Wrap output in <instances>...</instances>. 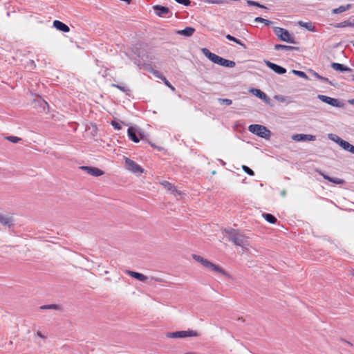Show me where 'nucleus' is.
<instances>
[{"instance_id": "44", "label": "nucleus", "mask_w": 354, "mask_h": 354, "mask_svg": "<svg viewBox=\"0 0 354 354\" xmlns=\"http://www.w3.org/2000/svg\"><path fill=\"white\" fill-rule=\"evenodd\" d=\"M219 101L221 102L223 104H225L226 106H230L232 104V101L230 99H219Z\"/></svg>"}, {"instance_id": "41", "label": "nucleus", "mask_w": 354, "mask_h": 354, "mask_svg": "<svg viewBox=\"0 0 354 354\" xmlns=\"http://www.w3.org/2000/svg\"><path fill=\"white\" fill-rule=\"evenodd\" d=\"M59 307L56 304H49V305H44L40 307L42 310L46 309H57Z\"/></svg>"}, {"instance_id": "20", "label": "nucleus", "mask_w": 354, "mask_h": 354, "mask_svg": "<svg viewBox=\"0 0 354 354\" xmlns=\"http://www.w3.org/2000/svg\"><path fill=\"white\" fill-rule=\"evenodd\" d=\"M128 273L133 278L136 279L142 282L145 281L147 279V277L146 276L137 272L129 271Z\"/></svg>"}, {"instance_id": "29", "label": "nucleus", "mask_w": 354, "mask_h": 354, "mask_svg": "<svg viewBox=\"0 0 354 354\" xmlns=\"http://www.w3.org/2000/svg\"><path fill=\"white\" fill-rule=\"evenodd\" d=\"M146 69L150 72L151 73H152L155 77H156L158 79H160L161 80H163V77H165L160 72H159L157 70H155L153 69V68L151 67H149V66H147L146 67Z\"/></svg>"}, {"instance_id": "36", "label": "nucleus", "mask_w": 354, "mask_h": 354, "mask_svg": "<svg viewBox=\"0 0 354 354\" xmlns=\"http://www.w3.org/2000/svg\"><path fill=\"white\" fill-rule=\"evenodd\" d=\"M292 73L301 78H304V79H306V80H308V75L303 71H297V70H292Z\"/></svg>"}, {"instance_id": "40", "label": "nucleus", "mask_w": 354, "mask_h": 354, "mask_svg": "<svg viewBox=\"0 0 354 354\" xmlns=\"http://www.w3.org/2000/svg\"><path fill=\"white\" fill-rule=\"evenodd\" d=\"M6 140H9L10 142L12 143H17L19 140H21V138L17 136H8L6 138Z\"/></svg>"}, {"instance_id": "26", "label": "nucleus", "mask_w": 354, "mask_h": 354, "mask_svg": "<svg viewBox=\"0 0 354 354\" xmlns=\"http://www.w3.org/2000/svg\"><path fill=\"white\" fill-rule=\"evenodd\" d=\"M324 179L328 180V181L333 183L337 185H342L344 183V180L337 178L330 177L328 175L322 174Z\"/></svg>"}, {"instance_id": "10", "label": "nucleus", "mask_w": 354, "mask_h": 354, "mask_svg": "<svg viewBox=\"0 0 354 354\" xmlns=\"http://www.w3.org/2000/svg\"><path fill=\"white\" fill-rule=\"evenodd\" d=\"M292 140L300 142V141H314L316 139V136L310 134L297 133L295 134L292 137Z\"/></svg>"}, {"instance_id": "27", "label": "nucleus", "mask_w": 354, "mask_h": 354, "mask_svg": "<svg viewBox=\"0 0 354 354\" xmlns=\"http://www.w3.org/2000/svg\"><path fill=\"white\" fill-rule=\"evenodd\" d=\"M346 26H354V20H346L334 25V27L335 28H344Z\"/></svg>"}, {"instance_id": "6", "label": "nucleus", "mask_w": 354, "mask_h": 354, "mask_svg": "<svg viewBox=\"0 0 354 354\" xmlns=\"http://www.w3.org/2000/svg\"><path fill=\"white\" fill-rule=\"evenodd\" d=\"M153 10L160 17H171L172 16V12L167 6L155 5L153 6Z\"/></svg>"}, {"instance_id": "16", "label": "nucleus", "mask_w": 354, "mask_h": 354, "mask_svg": "<svg viewBox=\"0 0 354 354\" xmlns=\"http://www.w3.org/2000/svg\"><path fill=\"white\" fill-rule=\"evenodd\" d=\"M216 64L227 68H233L236 66V63L234 61L224 59L220 56L218 59Z\"/></svg>"}, {"instance_id": "51", "label": "nucleus", "mask_w": 354, "mask_h": 354, "mask_svg": "<svg viewBox=\"0 0 354 354\" xmlns=\"http://www.w3.org/2000/svg\"><path fill=\"white\" fill-rule=\"evenodd\" d=\"M221 164L225 165V162H223V160H221Z\"/></svg>"}, {"instance_id": "35", "label": "nucleus", "mask_w": 354, "mask_h": 354, "mask_svg": "<svg viewBox=\"0 0 354 354\" xmlns=\"http://www.w3.org/2000/svg\"><path fill=\"white\" fill-rule=\"evenodd\" d=\"M312 73H313V75L315 77H316L317 79L319 80L320 81H322L323 82H327V83H330V82L329 81V80L327 77H323V76L319 75L317 72H315V71H313Z\"/></svg>"}, {"instance_id": "42", "label": "nucleus", "mask_w": 354, "mask_h": 354, "mask_svg": "<svg viewBox=\"0 0 354 354\" xmlns=\"http://www.w3.org/2000/svg\"><path fill=\"white\" fill-rule=\"evenodd\" d=\"M176 2H177L179 4H182L185 6H189L191 4L190 0H174Z\"/></svg>"}, {"instance_id": "32", "label": "nucleus", "mask_w": 354, "mask_h": 354, "mask_svg": "<svg viewBox=\"0 0 354 354\" xmlns=\"http://www.w3.org/2000/svg\"><path fill=\"white\" fill-rule=\"evenodd\" d=\"M193 259H195L196 261L201 263L203 266L206 267L207 264L208 263L209 261L206 259H204L203 257L197 255V254H193Z\"/></svg>"}, {"instance_id": "8", "label": "nucleus", "mask_w": 354, "mask_h": 354, "mask_svg": "<svg viewBox=\"0 0 354 354\" xmlns=\"http://www.w3.org/2000/svg\"><path fill=\"white\" fill-rule=\"evenodd\" d=\"M317 98L322 101L323 102L326 103L334 107H342L344 105L339 100L336 98H333L329 96L318 95Z\"/></svg>"}, {"instance_id": "46", "label": "nucleus", "mask_w": 354, "mask_h": 354, "mask_svg": "<svg viewBox=\"0 0 354 354\" xmlns=\"http://www.w3.org/2000/svg\"><path fill=\"white\" fill-rule=\"evenodd\" d=\"M37 336H39L41 338H43V339L46 338V337L40 331H37Z\"/></svg>"}, {"instance_id": "28", "label": "nucleus", "mask_w": 354, "mask_h": 354, "mask_svg": "<svg viewBox=\"0 0 354 354\" xmlns=\"http://www.w3.org/2000/svg\"><path fill=\"white\" fill-rule=\"evenodd\" d=\"M0 223L3 225L10 227L12 225V221L10 218L0 213Z\"/></svg>"}, {"instance_id": "33", "label": "nucleus", "mask_w": 354, "mask_h": 354, "mask_svg": "<svg viewBox=\"0 0 354 354\" xmlns=\"http://www.w3.org/2000/svg\"><path fill=\"white\" fill-rule=\"evenodd\" d=\"M254 21L255 22H261V23H263L266 26H269L270 24H272V21L268 20V19H266L264 18H262L261 17H257L254 19Z\"/></svg>"}, {"instance_id": "34", "label": "nucleus", "mask_w": 354, "mask_h": 354, "mask_svg": "<svg viewBox=\"0 0 354 354\" xmlns=\"http://www.w3.org/2000/svg\"><path fill=\"white\" fill-rule=\"evenodd\" d=\"M328 138L331 140H333V141L335 142L336 143H337L339 146H340V144H341V142L339 141L344 140L340 137H339L338 136H337L335 134H333V133H330L328 135Z\"/></svg>"}, {"instance_id": "1", "label": "nucleus", "mask_w": 354, "mask_h": 354, "mask_svg": "<svg viewBox=\"0 0 354 354\" xmlns=\"http://www.w3.org/2000/svg\"><path fill=\"white\" fill-rule=\"evenodd\" d=\"M224 232L228 235V240L234 245L244 248L248 245V237L240 231L233 228H225Z\"/></svg>"}, {"instance_id": "54", "label": "nucleus", "mask_w": 354, "mask_h": 354, "mask_svg": "<svg viewBox=\"0 0 354 354\" xmlns=\"http://www.w3.org/2000/svg\"><path fill=\"white\" fill-rule=\"evenodd\" d=\"M353 46H354V43L353 44Z\"/></svg>"}, {"instance_id": "13", "label": "nucleus", "mask_w": 354, "mask_h": 354, "mask_svg": "<svg viewBox=\"0 0 354 354\" xmlns=\"http://www.w3.org/2000/svg\"><path fill=\"white\" fill-rule=\"evenodd\" d=\"M206 268L212 270L214 272L221 273L224 276H228V274L221 266L216 265L210 261L208 262V263L206 266Z\"/></svg>"}, {"instance_id": "15", "label": "nucleus", "mask_w": 354, "mask_h": 354, "mask_svg": "<svg viewBox=\"0 0 354 354\" xmlns=\"http://www.w3.org/2000/svg\"><path fill=\"white\" fill-rule=\"evenodd\" d=\"M53 26L58 30H60L63 32H68L70 31L69 27L59 20H55L53 21Z\"/></svg>"}, {"instance_id": "21", "label": "nucleus", "mask_w": 354, "mask_h": 354, "mask_svg": "<svg viewBox=\"0 0 354 354\" xmlns=\"http://www.w3.org/2000/svg\"><path fill=\"white\" fill-rule=\"evenodd\" d=\"M111 86L118 88L119 90H120L121 91L124 93L126 94V95H127V96H130L131 95V91H130V89L129 88V87L127 86H126L124 84H112Z\"/></svg>"}, {"instance_id": "39", "label": "nucleus", "mask_w": 354, "mask_h": 354, "mask_svg": "<svg viewBox=\"0 0 354 354\" xmlns=\"http://www.w3.org/2000/svg\"><path fill=\"white\" fill-rule=\"evenodd\" d=\"M205 3H212V4H223L227 3L225 0H204Z\"/></svg>"}, {"instance_id": "17", "label": "nucleus", "mask_w": 354, "mask_h": 354, "mask_svg": "<svg viewBox=\"0 0 354 354\" xmlns=\"http://www.w3.org/2000/svg\"><path fill=\"white\" fill-rule=\"evenodd\" d=\"M331 68L334 69L335 71H341V72H351L353 71L352 68L344 66L342 64L337 63V62H333L330 65Z\"/></svg>"}, {"instance_id": "22", "label": "nucleus", "mask_w": 354, "mask_h": 354, "mask_svg": "<svg viewBox=\"0 0 354 354\" xmlns=\"http://www.w3.org/2000/svg\"><path fill=\"white\" fill-rule=\"evenodd\" d=\"M195 32V29L192 27H186L183 30H179L178 34L185 36V37H190L192 36Z\"/></svg>"}, {"instance_id": "53", "label": "nucleus", "mask_w": 354, "mask_h": 354, "mask_svg": "<svg viewBox=\"0 0 354 354\" xmlns=\"http://www.w3.org/2000/svg\"><path fill=\"white\" fill-rule=\"evenodd\" d=\"M353 80L354 81V75H353Z\"/></svg>"}, {"instance_id": "37", "label": "nucleus", "mask_w": 354, "mask_h": 354, "mask_svg": "<svg viewBox=\"0 0 354 354\" xmlns=\"http://www.w3.org/2000/svg\"><path fill=\"white\" fill-rule=\"evenodd\" d=\"M247 4L248 6H257V7L261 8H266V7L263 5L260 4L257 1H252V0H248Z\"/></svg>"}, {"instance_id": "52", "label": "nucleus", "mask_w": 354, "mask_h": 354, "mask_svg": "<svg viewBox=\"0 0 354 354\" xmlns=\"http://www.w3.org/2000/svg\"><path fill=\"white\" fill-rule=\"evenodd\" d=\"M185 354H194V353H187Z\"/></svg>"}, {"instance_id": "50", "label": "nucleus", "mask_w": 354, "mask_h": 354, "mask_svg": "<svg viewBox=\"0 0 354 354\" xmlns=\"http://www.w3.org/2000/svg\"><path fill=\"white\" fill-rule=\"evenodd\" d=\"M44 104L45 105H47V106H48L47 102H44Z\"/></svg>"}, {"instance_id": "23", "label": "nucleus", "mask_w": 354, "mask_h": 354, "mask_svg": "<svg viewBox=\"0 0 354 354\" xmlns=\"http://www.w3.org/2000/svg\"><path fill=\"white\" fill-rule=\"evenodd\" d=\"M351 8V4H347L346 6H340L337 8H335L332 10L333 14H340L346 10H348Z\"/></svg>"}, {"instance_id": "31", "label": "nucleus", "mask_w": 354, "mask_h": 354, "mask_svg": "<svg viewBox=\"0 0 354 354\" xmlns=\"http://www.w3.org/2000/svg\"><path fill=\"white\" fill-rule=\"evenodd\" d=\"M274 98L278 102H281V103L290 104L292 102L290 97H286V96H283V95H276L274 97Z\"/></svg>"}, {"instance_id": "2", "label": "nucleus", "mask_w": 354, "mask_h": 354, "mask_svg": "<svg viewBox=\"0 0 354 354\" xmlns=\"http://www.w3.org/2000/svg\"><path fill=\"white\" fill-rule=\"evenodd\" d=\"M248 130L251 133L265 139L270 138L271 134L269 129L261 124H250L248 127Z\"/></svg>"}, {"instance_id": "25", "label": "nucleus", "mask_w": 354, "mask_h": 354, "mask_svg": "<svg viewBox=\"0 0 354 354\" xmlns=\"http://www.w3.org/2000/svg\"><path fill=\"white\" fill-rule=\"evenodd\" d=\"M262 216H263V217L265 218V220H266L267 222H268V223H271V224H274V223H277V218H276L274 215H272V214H269V213H263V214H262Z\"/></svg>"}, {"instance_id": "12", "label": "nucleus", "mask_w": 354, "mask_h": 354, "mask_svg": "<svg viewBox=\"0 0 354 354\" xmlns=\"http://www.w3.org/2000/svg\"><path fill=\"white\" fill-rule=\"evenodd\" d=\"M201 51L203 52V55L208 58L211 62H212L214 64H216L218 59L219 57L218 55L210 52L209 49L207 48H203L201 49Z\"/></svg>"}, {"instance_id": "30", "label": "nucleus", "mask_w": 354, "mask_h": 354, "mask_svg": "<svg viewBox=\"0 0 354 354\" xmlns=\"http://www.w3.org/2000/svg\"><path fill=\"white\" fill-rule=\"evenodd\" d=\"M225 37H226L228 40L232 41H234V42H235L236 44H239V45H240V46H243L244 49H246V48H247V47H246V46H245V44H243V43L240 39H237V38L234 37V36H232L231 35L228 34V35H227L225 36Z\"/></svg>"}, {"instance_id": "9", "label": "nucleus", "mask_w": 354, "mask_h": 354, "mask_svg": "<svg viewBox=\"0 0 354 354\" xmlns=\"http://www.w3.org/2000/svg\"><path fill=\"white\" fill-rule=\"evenodd\" d=\"M264 62H265L266 65L269 68H270L274 73H276L279 75H283L286 73V69L283 66H281L277 64L272 63L268 60H265Z\"/></svg>"}, {"instance_id": "5", "label": "nucleus", "mask_w": 354, "mask_h": 354, "mask_svg": "<svg viewBox=\"0 0 354 354\" xmlns=\"http://www.w3.org/2000/svg\"><path fill=\"white\" fill-rule=\"evenodd\" d=\"M129 138L134 142L138 143L140 140H145V135L133 127H129L127 130Z\"/></svg>"}, {"instance_id": "11", "label": "nucleus", "mask_w": 354, "mask_h": 354, "mask_svg": "<svg viewBox=\"0 0 354 354\" xmlns=\"http://www.w3.org/2000/svg\"><path fill=\"white\" fill-rule=\"evenodd\" d=\"M80 168L84 171H86L87 174L93 176H100L103 174V171L101 169L96 167L82 166Z\"/></svg>"}, {"instance_id": "43", "label": "nucleus", "mask_w": 354, "mask_h": 354, "mask_svg": "<svg viewBox=\"0 0 354 354\" xmlns=\"http://www.w3.org/2000/svg\"><path fill=\"white\" fill-rule=\"evenodd\" d=\"M111 124L115 130H120L122 128L121 125L115 120H113Z\"/></svg>"}, {"instance_id": "48", "label": "nucleus", "mask_w": 354, "mask_h": 354, "mask_svg": "<svg viewBox=\"0 0 354 354\" xmlns=\"http://www.w3.org/2000/svg\"><path fill=\"white\" fill-rule=\"evenodd\" d=\"M348 102H349L351 104L354 105V99L350 100L348 101Z\"/></svg>"}, {"instance_id": "18", "label": "nucleus", "mask_w": 354, "mask_h": 354, "mask_svg": "<svg viewBox=\"0 0 354 354\" xmlns=\"http://www.w3.org/2000/svg\"><path fill=\"white\" fill-rule=\"evenodd\" d=\"M274 50H299V48L296 46H286V45H282V44H276L274 47Z\"/></svg>"}, {"instance_id": "49", "label": "nucleus", "mask_w": 354, "mask_h": 354, "mask_svg": "<svg viewBox=\"0 0 354 354\" xmlns=\"http://www.w3.org/2000/svg\"><path fill=\"white\" fill-rule=\"evenodd\" d=\"M165 183H166L167 185H168L169 187L171 186V184H170L169 183L166 182Z\"/></svg>"}, {"instance_id": "4", "label": "nucleus", "mask_w": 354, "mask_h": 354, "mask_svg": "<svg viewBox=\"0 0 354 354\" xmlns=\"http://www.w3.org/2000/svg\"><path fill=\"white\" fill-rule=\"evenodd\" d=\"M198 335V333L194 330H180L167 334V337L169 338H184L187 337H197Z\"/></svg>"}, {"instance_id": "14", "label": "nucleus", "mask_w": 354, "mask_h": 354, "mask_svg": "<svg viewBox=\"0 0 354 354\" xmlns=\"http://www.w3.org/2000/svg\"><path fill=\"white\" fill-rule=\"evenodd\" d=\"M251 93L258 98L266 102V103L269 102V98L268 97L267 95L261 90L259 88H252Z\"/></svg>"}, {"instance_id": "3", "label": "nucleus", "mask_w": 354, "mask_h": 354, "mask_svg": "<svg viewBox=\"0 0 354 354\" xmlns=\"http://www.w3.org/2000/svg\"><path fill=\"white\" fill-rule=\"evenodd\" d=\"M274 34L283 41L290 44H296L295 37L290 34V32L283 28L275 27L274 28Z\"/></svg>"}, {"instance_id": "38", "label": "nucleus", "mask_w": 354, "mask_h": 354, "mask_svg": "<svg viewBox=\"0 0 354 354\" xmlns=\"http://www.w3.org/2000/svg\"><path fill=\"white\" fill-rule=\"evenodd\" d=\"M242 169L246 173L248 174L249 176H254V171L250 169L249 167L246 166V165H243L242 166Z\"/></svg>"}, {"instance_id": "19", "label": "nucleus", "mask_w": 354, "mask_h": 354, "mask_svg": "<svg viewBox=\"0 0 354 354\" xmlns=\"http://www.w3.org/2000/svg\"><path fill=\"white\" fill-rule=\"evenodd\" d=\"M341 142L340 147L343 148L344 150L349 151L354 154V146L351 144H350L346 140H341L339 141Z\"/></svg>"}, {"instance_id": "45", "label": "nucleus", "mask_w": 354, "mask_h": 354, "mask_svg": "<svg viewBox=\"0 0 354 354\" xmlns=\"http://www.w3.org/2000/svg\"><path fill=\"white\" fill-rule=\"evenodd\" d=\"M162 81L164 82L165 84L169 88H171L172 91L175 90V88L169 83V82L167 80L166 77H163Z\"/></svg>"}, {"instance_id": "24", "label": "nucleus", "mask_w": 354, "mask_h": 354, "mask_svg": "<svg viewBox=\"0 0 354 354\" xmlns=\"http://www.w3.org/2000/svg\"><path fill=\"white\" fill-rule=\"evenodd\" d=\"M299 26L305 28L306 29H307L309 31H311V32L316 31V28H315V26L313 25V24L311 22H304V21H301L299 22Z\"/></svg>"}, {"instance_id": "7", "label": "nucleus", "mask_w": 354, "mask_h": 354, "mask_svg": "<svg viewBox=\"0 0 354 354\" xmlns=\"http://www.w3.org/2000/svg\"><path fill=\"white\" fill-rule=\"evenodd\" d=\"M126 168L133 174H141L143 172L142 168L135 161L129 158H125Z\"/></svg>"}, {"instance_id": "47", "label": "nucleus", "mask_w": 354, "mask_h": 354, "mask_svg": "<svg viewBox=\"0 0 354 354\" xmlns=\"http://www.w3.org/2000/svg\"><path fill=\"white\" fill-rule=\"evenodd\" d=\"M286 190H282V191L281 192V196L282 197H285V196H286Z\"/></svg>"}]
</instances>
